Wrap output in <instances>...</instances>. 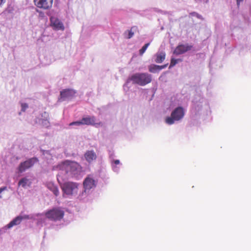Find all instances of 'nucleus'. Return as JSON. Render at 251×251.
Listing matches in <instances>:
<instances>
[{"label": "nucleus", "mask_w": 251, "mask_h": 251, "mask_svg": "<svg viewBox=\"0 0 251 251\" xmlns=\"http://www.w3.org/2000/svg\"><path fill=\"white\" fill-rule=\"evenodd\" d=\"M75 92L73 89H65L60 92L59 100L63 101L66 99H70L73 97Z\"/></svg>", "instance_id": "1a4fd4ad"}, {"label": "nucleus", "mask_w": 251, "mask_h": 251, "mask_svg": "<svg viewBox=\"0 0 251 251\" xmlns=\"http://www.w3.org/2000/svg\"><path fill=\"white\" fill-rule=\"evenodd\" d=\"M82 121L83 125L95 126L96 127L97 126H102L101 122L97 123L95 122L96 118L94 116L83 117L82 118Z\"/></svg>", "instance_id": "9d476101"}, {"label": "nucleus", "mask_w": 251, "mask_h": 251, "mask_svg": "<svg viewBox=\"0 0 251 251\" xmlns=\"http://www.w3.org/2000/svg\"><path fill=\"white\" fill-rule=\"evenodd\" d=\"M47 188L52 191L53 194L56 196H58L59 194V190L57 187L52 182H48L47 183Z\"/></svg>", "instance_id": "2eb2a0df"}, {"label": "nucleus", "mask_w": 251, "mask_h": 251, "mask_svg": "<svg viewBox=\"0 0 251 251\" xmlns=\"http://www.w3.org/2000/svg\"><path fill=\"white\" fill-rule=\"evenodd\" d=\"M243 0H236L237 1V3L238 5H239L240 4V3Z\"/></svg>", "instance_id": "c85d7f7f"}, {"label": "nucleus", "mask_w": 251, "mask_h": 251, "mask_svg": "<svg viewBox=\"0 0 251 251\" xmlns=\"http://www.w3.org/2000/svg\"><path fill=\"white\" fill-rule=\"evenodd\" d=\"M38 160L36 157H33L27 160L20 163L18 167V170L20 173L25 172L26 169L31 167Z\"/></svg>", "instance_id": "423d86ee"}, {"label": "nucleus", "mask_w": 251, "mask_h": 251, "mask_svg": "<svg viewBox=\"0 0 251 251\" xmlns=\"http://www.w3.org/2000/svg\"><path fill=\"white\" fill-rule=\"evenodd\" d=\"M79 184L76 182L68 181L65 182L61 186V189L64 194L72 196L77 194L78 190Z\"/></svg>", "instance_id": "20e7f679"}, {"label": "nucleus", "mask_w": 251, "mask_h": 251, "mask_svg": "<svg viewBox=\"0 0 251 251\" xmlns=\"http://www.w3.org/2000/svg\"><path fill=\"white\" fill-rule=\"evenodd\" d=\"M192 46L188 45H180L178 46L175 50L174 53L176 54L179 55L186 52V51L190 50L192 48Z\"/></svg>", "instance_id": "9b49d317"}, {"label": "nucleus", "mask_w": 251, "mask_h": 251, "mask_svg": "<svg viewBox=\"0 0 251 251\" xmlns=\"http://www.w3.org/2000/svg\"><path fill=\"white\" fill-rule=\"evenodd\" d=\"M134 28H136L135 27H131V29L130 30H128V36L127 37V38L130 39L131 38L133 35H134V32L132 31V30Z\"/></svg>", "instance_id": "aec40b11"}, {"label": "nucleus", "mask_w": 251, "mask_h": 251, "mask_svg": "<svg viewBox=\"0 0 251 251\" xmlns=\"http://www.w3.org/2000/svg\"><path fill=\"white\" fill-rule=\"evenodd\" d=\"M129 79L134 84L144 86L151 81L152 77L148 73H136L131 75Z\"/></svg>", "instance_id": "f03ea898"}, {"label": "nucleus", "mask_w": 251, "mask_h": 251, "mask_svg": "<svg viewBox=\"0 0 251 251\" xmlns=\"http://www.w3.org/2000/svg\"><path fill=\"white\" fill-rule=\"evenodd\" d=\"M84 157L88 163H91L97 159V156L94 151H87L84 154Z\"/></svg>", "instance_id": "ddd939ff"}, {"label": "nucleus", "mask_w": 251, "mask_h": 251, "mask_svg": "<svg viewBox=\"0 0 251 251\" xmlns=\"http://www.w3.org/2000/svg\"><path fill=\"white\" fill-rule=\"evenodd\" d=\"M50 26L55 30L64 29L63 23L56 17H51L50 18Z\"/></svg>", "instance_id": "6e6552de"}, {"label": "nucleus", "mask_w": 251, "mask_h": 251, "mask_svg": "<svg viewBox=\"0 0 251 251\" xmlns=\"http://www.w3.org/2000/svg\"><path fill=\"white\" fill-rule=\"evenodd\" d=\"M114 163L116 164V165H118L120 163V161L119 160H116L114 161Z\"/></svg>", "instance_id": "bb28decb"}, {"label": "nucleus", "mask_w": 251, "mask_h": 251, "mask_svg": "<svg viewBox=\"0 0 251 251\" xmlns=\"http://www.w3.org/2000/svg\"><path fill=\"white\" fill-rule=\"evenodd\" d=\"M53 0H34V4L38 8L48 10L52 5Z\"/></svg>", "instance_id": "0eeeda50"}, {"label": "nucleus", "mask_w": 251, "mask_h": 251, "mask_svg": "<svg viewBox=\"0 0 251 251\" xmlns=\"http://www.w3.org/2000/svg\"><path fill=\"white\" fill-rule=\"evenodd\" d=\"M177 63V60L175 58H172L171 60V63L169 66V68L174 67Z\"/></svg>", "instance_id": "412c9836"}, {"label": "nucleus", "mask_w": 251, "mask_h": 251, "mask_svg": "<svg viewBox=\"0 0 251 251\" xmlns=\"http://www.w3.org/2000/svg\"><path fill=\"white\" fill-rule=\"evenodd\" d=\"M22 110L23 111H25L26 108L28 107V105L26 103H22L21 104Z\"/></svg>", "instance_id": "b1692460"}, {"label": "nucleus", "mask_w": 251, "mask_h": 251, "mask_svg": "<svg viewBox=\"0 0 251 251\" xmlns=\"http://www.w3.org/2000/svg\"><path fill=\"white\" fill-rule=\"evenodd\" d=\"M21 222L22 218L21 217L19 216H17L7 225V227L10 228L14 226L18 225Z\"/></svg>", "instance_id": "f3484780"}, {"label": "nucleus", "mask_w": 251, "mask_h": 251, "mask_svg": "<svg viewBox=\"0 0 251 251\" xmlns=\"http://www.w3.org/2000/svg\"><path fill=\"white\" fill-rule=\"evenodd\" d=\"M83 125L82 119L79 121L74 122L70 124V126L76 125L80 126Z\"/></svg>", "instance_id": "5701e85b"}, {"label": "nucleus", "mask_w": 251, "mask_h": 251, "mask_svg": "<svg viewBox=\"0 0 251 251\" xmlns=\"http://www.w3.org/2000/svg\"><path fill=\"white\" fill-rule=\"evenodd\" d=\"M6 187H3L0 188V194L3 191L6 189ZM0 198H1V196H0Z\"/></svg>", "instance_id": "a878e982"}, {"label": "nucleus", "mask_w": 251, "mask_h": 251, "mask_svg": "<svg viewBox=\"0 0 251 251\" xmlns=\"http://www.w3.org/2000/svg\"><path fill=\"white\" fill-rule=\"evenodd\" d=\"M190 14L192 16H196L198 18L200 19H201L202 20L203 19V18L198 13L195 12H192V13H190Z\"/></svg>", "instance_id": "4be33fe9"}, {"label": "nucleus", "mask_w": 251, "mask_h": 251, "mask_svg": "<svg viewBox=\"0 0 251 251\" xmlns=\"http://www.w3.org/2000/svg\"><path fill=\"white\" fill-rule=\"evenodd\" d=\"M83 186L85 190H90L96 186L95 180L90 176H87L83 181Z\"/></svg>", "instance_id": "f8f14e48"}, {"label": "nucleus", "mask_w": 251, "mask_h": 251, "mask_svg": "<svg viewBox=\"0 0 251 251\" xmlns=\"http://www.w3.org/2000/svg\"><path fill=\"white\" fill-rule=\"evenodd\" d=\"M21 218H22V221L24 219H30V217L27 215H25L24 216H20Z\"/></svg>", "instance_id": "393cba45"}, {"label": "nucleus", "mask_w": 251, "mask_h": 251, "mask_svg": "<svg viewBox=\"0 0 251 251\" xmlns=\"http://www.w3.org/2000/svg\"><path fill=\"white\" fill-rule=\"evenodd\" d=\"M45 215L50 220L60 221L64 217V211L60 207H55L47 211Z\"/></svg>", "instance_id": "7ed1b4c3"}, {"label": "nucleus", "mask_w": 251, "mask_h": 251, "mask_svg": "<svg viewBox=\"0 0 251 251\" xmlns=\"http://www.w3.org/2000/svg\"><path fill=\"white\" fill-rule=\"evenodd\" d=\"M156 57L155 61L157 63H161L165 60L166 54L164 52L157 53L156 54Z\"/></svg>", "instance_id": "a211bd4d"}, {"label": "nucleus", "mask_w": 251, "mask_h": 251, "mask_svg": "<svg viewBox=\"0 0 251 251\" xmlns=\"http://www.w3.org/2000/svg\"><path fill=\"white\" fill-rule=\"evenodd\" d=\"M5 1V0H0V6L1 5L2 3H3Z\"/></svg>", "instance_id": "cd10ccee"}, {"label": "nucleus", "mask_w": 251, "mask_h": 251, "mask_svg": "<svg viewBox=\"0 0 251 251\" xmlns=\"http://www.w3.org/2000/svg\"><path fill=\"white\" fill-rule=\"evenodd\" d=\"M31 184V181L30 179H28L27 177H25L22 178L18 182L19 186H22L23 188H25L26 187H29Z\"/></svg>", "instance_id": "dca6fc26"}, {"label": "nucleus", "mask_w": 251, "mask_h": 251, "mask_svg": "<svg viewBox=\"0 0 251 251\" xmlns=\"http://www.w3.org/2000/svg\"><path fill=\"white\" fill-rule=\"evenodd\" d=\"M59 170L64 171L65 173L73 177H77L82 172V167L77 162L66 160L58 165Z\"/></svg>", "instance_id": "f257e3e1"}, {"label": "nucleus", "mask_w": 251, "mask_h": 251, "mask_svg": "<svg viewBox=\"0 0 251 251\" xmlns=\"http://www.w3.org/2000/svg\"><path fill=\"white\" fill-rule=\"evenodd\" d=\"M168 64L162 66L152 64L149 66V70L151 73H155L167 67Z\"/></svg>", "instance_id": "4468645a"}, {"label": "nucleus", "mask_w": 251, "mask_h": 251, "mask_svg": "<svg viewBox=\"0 0 251 251\" xmlns=\"http://www.w3.org/2000/svg\"><path fill=\"white\" fill-rule=\"evenodd\" d=\"M149 45V43H147L139 50V54L140 55H142L143 54Z\"/></svg>", "instance_id": "6ab92c4d"}, {"label": "nucleus", "mask_w": 251, "mask_h": 251, "mask_svg": "<svg viewBox=\"0 0 251 251\" xmlns=\"http://www.w3.org/2000/svg\"><path fill=\"white\" fill-rule=\"evenodd\" d=\"M184 115L183 108L178 107L176 108L171 113V117L166 119V122L169 125H172L175 121H179L182 119Z\"/></svg>", "instance_id": "39448f33"}]
</instances>
